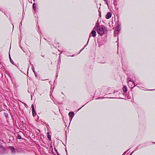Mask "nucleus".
<instances>
[{"mask_svg":"<svg viewBox=\"0 0 155 155\" xmlns=\"http://www.w3.org/2000/svg\"><path fill=\"white\" fill-rule=\"evenodd\" d=\"M111 16V14L110 12H108L106 16V18L107 19H108L110 18Z\"/></svg>","mask_w":155,"mask_h":155,"instance_id":"nucleus-6","label":"nucleus"},{"mask_svg":"<svg viewBox=\"0 0 155 155\" xmlns=\"http://www.w3.org/2000/svg\"><path fill=\"white\" fill-rule=\"evenodd\" d=\"M126 153V152H125L124 153H123V155H124V154H125Z\"/></svg>","mask_w":155,"mask_h":155,"instance_id":"nucleus-17","label":"nucleus"},{"mask_svg":"<svg viewBox=\"0 0 155 155\" xmlns=\"http://www.w3.org/2000/svg\"><path fill=\"white\" fill-rule=\"evenodd\" d=\"M10 148L11 150L12 153H15V148L12 147H10Z\"/></svg>","mask_w":155,"mask_h":155,"instance_id":"nucleus-8","label":"nucleus"},{"mask_svg":"<svg viewBox=\"0 0 155 155\" xmlns=\"http://www.w3.org/2000/svg\"><path fill=\"white\" fill-rule=\"evenodd\" d=\"M105 2H107V0H104Z\"/></svg>","mask_w":155,"mask_h":155,"instance_id":"nucleus-20","label":"nucleus"},{"mask_svg":"<svg viewBox=\"0 0 155 155\" xmlns=\"http://www.w3.org/2000/svg\"><path fill=\"white\" fill-rule=\"evenodd\" d=\"M71 56H72V57H73V55H72Z\"/></svg>","mask_w":155,"mask_h":155,"instance_id":"nucleus-21","label":"nucleus"},{"mask_svg":"<svg viewBox=\"0 0 155 155\" xmlns=\"http://www.w3.org/2000/svg\"><path fill=\"white\" fill-rule=\"evenodd\" d=\"M3 67V66L2 64L0 63V68H2Z\"/></svg>","mask_w":155,"mask_h":155,"instance_id":"nucleus-13","label":"nucleus"},{"mask_svg":"<svg viewBox=\"0 0 155 155\" xmlns=\"http://www.w3.org/2000/svg\"><path fill=\"white\" fill-rule=\"evenodd\" d=\"M81 108H81H79V109H78V110H80Z\"/></svg>","mask_w":155,"mask_h":155,"instance_id":"nucleus-19","label":"nucleus"},{"mask_svg":"<svg viewBox=\"0 0 155 155\" xmlns=\"http://www.w3.org/2000/svg\"><path fill=\"white\" fill-rule=\"evenodd\" d=\"M123 91L124 92H126L127 91V87L126 86H124L123 89Z\"/></svg>","mask_w":155,"mask_h":155,"instance_id":"nucleus-9","label":"nucleus"},{"mask_svg":"<svg viewBox=\"0 0 155 155\" xmlns=\"http://www.w3.org/2000/svg\"><path fill=\"white\" fill-rule=\"evenodd\" d=\"M87 46V45H85L84 47L82 49H81V50H80V52H81V51L84 49V48Z\"/></svg>","mask_w":155,"mask_h":155,"instance_id":"nucleus-15","label":"nucleus"},{"mask_svg":"<svg viewBox=\"0 0 155 155\" xmlns=\"http://www.w3.org/2000/svg\"><path fill=\"white\" fill-rule=\"evenodd\" d=\"M33 7L34 9V10H35L36 9V5L35 4V3H34L33 4Z\"/></svg>","mask_w":155,"mask_h":155,"instance_id":"nucleus-11","label":"nucleus"},{"mask_svg":"<svg viewBox=\"0 0 155 155\" xmlns=\"http://www.w3.org/2000/svg\"><path fill=\"white\" fill-rule=\"evenodd\" d=\"M48 138L49 139V140H50L51 139V137H50V136L48 135Z\"/></svg>","mask_w":155,"mask_h":155,"instance_id":"nucleus-16","label":"nucleus"},{"mask_svg":"<svg viewBox=\"0 0 155 155\" xmlns=\"http://www.w3.org/2000/svg\"><path fill=\"white\" fill-rule=\"evenodd\" d=\"M31 107L32 108V112L33 115L34 116L36 114V113L35 112V109H34V107L33 105H32Z\"/></svg>","mask_w":155,"mask_h":155,"instance_id":"nucleus-4","label":"nucleus"},{"mask_svg":"<svg viewBox=\"0 0 155 155\" xmlns=\"http://www.w3.org/2000/svg\"><path fill=\"white\" fill-rule=\"evenodd\" d=\"M68 115L71 117V120L72 119L74 115V113L73 112H69Z\"/></svg>","mask_w":155,"mask_h":155,"instance_id":"nucleus-5","label":"nucleus"},{"mask_svg":"<svg viewBox=\"0 0 155 155\" xmlns=\"http://www.w3.org/2000/svg\"><path fill=\"white\" fill-rule=\"evenodd\" d=\"M101 98V97H98V98H97L96 99H99V98Z\"/></svg>","mask_w":155,"mask_h":155,"instance_id":"nucleus-18","label":"nucleus"},{"mask_svg":"<svg viewBox=\"0 0 155 155\" xmlns=\"http://www.w3.org/2000/svg\"><path fill=\"white\" fill-rule=\"evenodd\" d=\"M96 32L95 30H94V29H93V30L91 32V33H90V34L89 35V38L88 39V40L87 42V43H88L89 38H90L91 36L93 37H95L96 36Z\"/></svg>","mask_w":155,"mask_h":155,"instance_id":"nucleus-2","label":"nucleus"},{"mask_svg":"<svg viewBox=\"0 0 155 155\" xmlns=\"http://www.w3.org/2000/svg\"><path fill=\"white\" fill-rule=\"evenodd\" d=\"M94 29L96 30L98 34L101 35L105 34L107 32V28L104 25L100 26L98 23L96 24L94 28Z\"/></svg>","mask_w":155,"mask_h":155,"instance_id":"nucleus-1","label":"nucleus"},{"mask_svg":"<svg viewBox=\"0 0 155 155\" xmlns=\"http://www.w3.org/2000/svg\"><path fill=\"white\" fill-rule=\"evenodd\" d=\"M31 66H32V70L33 72H34V74H36V72L35 71L34 68L32 64H31Z\"/></svg>","mask_w":155,"mask_h":155,"instance_id":"nucleus-10","label":"nucleus"},{"mask_svg":"<svg viewBox=\"0 0 155 155\" xmlns=\"http://www.w3.org/2000/svg\"><path fill=\"white\" fill-rule=\"evenodd\" d=\"M18 139H21V136L20 135H18Z\"/></svg>","mask_w":155,"mask_h":155,"instance_id":"nucleus-14","label":"nucleus"},{"mask_svg":"<svg viewBox=\"0 0 155 155\" xmlns=\"http://www.w3.org/2000/svg\"><path fill=\"white\" fill-rule=\"evenodd\" d=\"M9 59H10V61L11 62V63L12 64H14V62L12 60V59H11V58L10 57V54H9Z\"/></svg>","mask_w":155,"mask_h":155,"instance_id":"nucleus-12","label":"nucleus"},{"mask_svg":"<svg viewBox=\"0 0 155 155\" xmlns=\"http://www.w3.org/2000/svg\"><path fill=\"white\" fill-rule=\"evenodd\" d=\"M128 83L129 85H130L131 87L133 86L132 88H133L135 86V84L131 80H129L128 81Z\"/></svg>","mask_w":155,"mask_h":155,"instance_id":"nucleus-3","label":"nucleus"},{"mask_svg":"<svg viewBox=\"0 0 155 155\" xmlns=\"http://www.w3.org/2000/svg\"><path fill=\"white\" fill-rule=\"evenodd\" d=\"M120 30V25H118L117 26V28L115 29V30H117V33L118 34L119 32V31Z\"/></svg>","mask_w":155,"mask_h":155,"instance_id":"nucleus-7","label":"nucleus"}]
</instances>
